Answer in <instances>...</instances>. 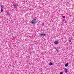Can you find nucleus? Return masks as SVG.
I'll use <instances>...</instances> for the list:
<instances>
[{
	"mask_svg": "<svg viewBox=\"0 0 74 74\" xmlns=\"http://www.w3.org/2000/svg\"><path fill=\"white\" fill-rule=\"evenodd\" d=\"M65 70V71L66 73H67L68 72V71H67V69L66 68H65L64 69Z\"/></svg>",
	"mask_w": 74,
	"mask_h": 74,
	"instance_id": "20e7f679",
	"label": "nucleus"
},
{
	"mask_svg": "<svg viewBox=\"0 0 74 74\" xmlns=\"http://www.w3.org/2000/svg\"><path fill=\"white\" fill-rule=\"evenodd\" d=\"M68 64H69L68 63H67V64H65V65H68Z\"/></svg>",
	"mask_w": 74,
	"mask_h": 74,
	"instance_id": "4468645a",
	"label": "nucleus"
},
{
	"mask_svg": "<svg viewBox=\"0 0 74 74\" xmlns=\"http://www.w3.org/2000/svg\"><path fill=\"white\" fill-rule=\"evenodd\" d=\"M60 74H63V73L62 72H60Z\"/></svg>",
	"mask_w": 74,
	"mask_h": 74,
	"instance_id": "f8f14e48",
	"label": "nucleus"
},
{
	"mask_svg": "<svg viewBox=\"0 0 74 74\" xmlns=\"http://www.w3.org/2000/svg\"><path fill=\"white\" fill-rule=\"evenodd\" d=\"M13 6H14V8H15L16 7V6L14 5H13Z\"/></svg>",
	"mask_w": 74,
	"mask_h": 74,
	"instance_id": "6e6552de",
	"label": "nucleus"
},
{
	"mask_svg": "<svg viewBox=\"0 0 74 74\" xmlns=\"http://www.w3.org/2000/svg\"><path fill=\"white\" fill-rule=\"evenodd\" d=\"M54 43L55 44H58V42L57 41H55L54 42Z\"/></svg>",
	"mask_w": 74,
	"mask_h": 74,
	"instance_id": "7ed1b4c3",
	"label": "nucleus"
},
{
	"mask_svg": "<svg viewBox=\"0 0 74 74\" xmlns=\"http://www.w3.org/2000/svg\"><path fill=\"white\" fill-rule=\"evenodd\" d=\"M69 42H71V40H69Z\"/></svg>",
	"mask_w": 74,
	"mask_h": 74,
	"instance_id": "ddd939ff",
	"label": "nucleus"
},
{
	"mask_svg": "<svg viewBox=\"0 0 74 74\" xmlns=\"http://www.w3.org/2000/svg\"><path fill=\"white\" fill-rule=\"evenodd\" d=\"M1 8H3V7H4V6L3 5H1Z\"/></svg>",
	"mask_w": 74,
	"mask_h": 74,
	"instance_id": "1a4fd4ad",
	"label": "nucleus"
},
{
	"mask_svg": "<svg viewBox=\"0 0 74 74\" xmlns=\"http://www.w3.org/2000/svg\"><path fill=\"white\" fill-rule=\"evenodd\" d=\"M1 12H3V8H2L1 9Z\"/></svg>",
	"mask_w": 74,
	"mask_h": 74,
	"instance_id": "0eeeda50",
	"label": "nucleus"
},
{
	"mask_svg": "<svg viewBox=\"0 0 74 74\" xmlns=\"http://www.w3.org/2000/svg\"><path fill=\"white\" fill-rule=\"evenodd\" d=\"M31 23L33 24H35L36 23V21H35V20L33 19V20H32L31 21Z\"/></svg>",
	"mask_w": 74,
	"mask_h": 74,
	"instance_id": "f03ea898",
	"label": "nucleus"
},
{
	"mask_svg": "<svg viewBox=\"0 0 74 74\" xmlns=\"http://www.w3.org/2000/svg\"><path fill=\"white\" fill-rule=\"evenodd\" d=\"M56 51H57V52H59V49H56Z\"/></svg>",
	"mask_w": 74,
	"mask_h": 74,
	"instance_id": "39448f33",
	"label": "nucleus"
},
{
	"mask_svg": "<svg viewBox=\"0 0 74 74\" xmlns=\"http://www.w3.org/2000/svg\"><path fill=\"white\" fill-rule=\"evenodd\" d=\"M49 65H52V63L50 62L49 64Z\"/></svg>",
	"mask_w": 74,
	"mask_h": 74,
	"instance_id": "423d86ee",
	"label": "nucleus"
},
{
	"mask_svg": "<svg viewBox=\"0 0 74 74\" xmlns=\"http://www.w3.org/2000/svg\"><path fill=\"white\" fill-rule=\"evenodd\" d=\"M39 36H40V37H44V36H46V34L40 33L39 34Z\"/></svg>",
	"mask_w": 74,
	"mask_h": 74,
	"instance_id": "f257e3e1",
	"label": "nucleus"
},
{
	"mask_svg": "<svg viewBox=\"0 0 74 74\" xmlns=\"http://www.w3.org/2000/svg\"><path fill=\"white\" fill-rule=\"evenodd\" d=\"M65 67H67V66H68V65H65Z\"/></svg>",
	"mask_w": 74,
	"mask_h": 74,
	"instance_id": "9b49d317",
	"label": "nucleus"
},
{
	"mask_svg": "<svg viewBox=\"0 0 74 74\" xmlns=\"http://www.w3.org/2000/svg\"><path fill=\"white\" fill-rule=\"evenodd\" d=\"M62 17L63 18H65V16H63Z\"/></svg>",
	"mask_w": 74,
	"mask_h": 74,
	"instance_id": "9d476101",
	"label": "nucleus"
}]
</instances>
